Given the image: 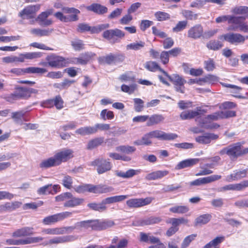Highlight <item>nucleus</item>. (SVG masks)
<instances>
[{"instance_id": "obj_54", "label": "nucleus", "mask_w": 248, "mask_h": 248, "mask_svg": "<svg viewBox=\"0 0 248 248\" xmlns=\"http://www.w3.org/2000/svg\"><path fill=\"white\" fill-rule=\"evenodd\" d=\"M187 25V21L186 20L179 21L176 26L172 28V31L179 32L185 30Z\"/></svg>"}, {"instance_id": "obj_9", "label": "nucleus", "mask_w": 248, "mask_h": 248, "mask_svg": "<svg viewBox=\"0 0 248 248\" xmlns=\"http://www.w3.org/2000/svg\"><path fill=\"white\" fill-rule=\"evenodd\" d=\"M221 178V175H213L206 177L197 179L193 181L189 182L188 185L190 186H200L219 180Z\"/></svg>"}, {"instance_id": "obj_60", "label": "nucleus", "mask_w": 248, "mask_h": 248, "mask_svg": "<svg viewBox=\"0 0 248 248\" xmlns=\"http://www.w3.org/2000/svg\"><path fill=\"white\" fill-rule=\"evenodd\" d=\"M232 13L237 15H242L248 13V7L238 6L235 7L232 10Z\"/></svg>"}, {"instance_id": "obj_5", "label": "nucleus", "mask_w": 248, "mask_h": 248, "mask_svg": "<svg viewBox=\"0 0 248 248\" xmlns=\"http://www.w3.org/2000/svg\"><path fill=\"white\" fill-rule=\"evenodd\" d=\"M91 165L96 166V170L101 174L110 170L112 168L111 163L108 160L102 158H97L91 162Z\"/></svg>"}, {"instance_id": "obj_46", "label": "nucleus", "mask_w": 248, "mask_h": 248, "mask_svg": "<svg viewBox=\"0 0 248 248\" xmlns=\"http://www.w3.org/2000/svg\"><path fill=\"white\" fill-rule=\"evenodd\" d=\"M242 190V186L241 183L236 184H230L220 187L218 189V191L222 192L226 190Z\"/></svg>"}, {"instance_id": "obj_53", "label": "nucleus", "mask_w": 248, "mask_h": 248, "mask_svg": "<svg viewBox=\"0 0 248 248\" xmlns=\"http://www.w3.org/2000/svg\"><path fill=\"white\" fill-rule=\"evenodd\" d=\"M145 67L150 71H155L156 70H159L160 71L162 72V70H163L161 69L157 63L155 62H148L145 63Z\"/></svg>"}, {"instance_id": "obj_27", "label": "nucleus", "mask_w": 248, "mask_h": 248, "mask_svg": "<svg viewBox=\"0 0 248 248\" xmlns=\"http://www.w3.org/2000/svg\"><path fill=\"white\" fill-rule=\"evenodd\" d=\"M218 136L213 133H209L204 136H198L196 138L197 142L202 144H208L211 140L218 139Z\"/></svg>"}, {"instance_id": "obj_19", "label": "nucleus", "mask_w": 248, "mask_h": 248, "mask_svg": "<svg viewBox=\"0 0 248 248\" xmlns=\"http://www.w3.org/2000/svg\"><path fill=\"white\" fill-rule=\"evenodd\" d=\"M21 205L22 202L18 201L6 202L0 205V213L11 212L19 208Z\"/></svg>"}, {"instance_id": "obj_49", "label": "nucleus", "mask_w": 248, "mask_h": 248, "mask_svg": "<svg viewBox=\"0 0 248 248\" xmlns=\"http://www.w3.org/2000/svg\"><path fill=\"white\" fill-rule=\"evenodd\" d=\"M195 121L201 127L205 129L209 128V124L208 122H210V121L207 119V116L204 118H202L201 116L199 115L195 119Z\"/></svg>"}, {"instance_id": "obj_29", "label": "nucleus", "mask_w": 248, "mask_h": 248, "mask_svg": "<svg viewBox=\"0 0 248 248\" xmlns=\"http://www.w3.org/2000/svg\"><path fill=\"white\" fill-rule=\"evenodd\" d=\"M58 165H59L55 155L53 157L43 160L39 164L40 167L42 169H47Z\"/></svg>"}, {"instance_id": "obj_24", "label": "nucleus", "mask_w": 248, "mask_h": 248, "mask_svg": "<svg viewBox=\"0 0 248 248\" xmlns=\"http://www.w3.org/2000/svg\"><path fill=\"white\" fill-rule=\"evenodd\" d=\"M25 113L26 112L24 110L13 112L12 113L11 117L16 124L22 125L24 121H27L25 116Z\"/></svg>"}, {"instance_id": "obj_37", "label": "nucleus", "mask_w": 248, "mask_h": 248, "mask_svg": "<svg viewBox=\"0 0 248 248\" xmlns=\"http://www.w3.org/2000/svg\"><path fill=\"white\" fill-rule=\"evenodd\" d=\"M169 211L174 214H184L188 212L189 208L186 205H176L170 208Z\"/></svg>"}, {"instance_id": "obj_10", "label": "nucleus", "mask_w": 248, "mask_h": 248, "mask_svg": "<svg viewBox=\"0 0 248 248\" xmlns=\"http://www.w3.org/2000/svg\"><path fill=\"white\" fill-rule=\"evenodd\" d=\"M187 37L194 40L200 39L203 35V28L201 24H196L187 31Z\"/></svg>"}, {"instance_id": "obj_28", "label": "nucleus", "mask_w": 248, "mask_h": 248, "mask_svg": "<svg viewBox=\"0 0 248 248\" xmlns=\"http://www.w3.org/2000/svg\"><path fill=\"white\" fill-rule=\"evenodd\" d=\"M69 199H67L63 204L65 207H74L79 205L82 203L84 200L82 198H78L74 197L71 194V196Z\"/></svg>"}, {"instance_id": "obj_30", "label": "nucleus", "mask_w": 248, "mask_h": 248, "mask_svg": "<svg viewBox=\"0 0 248 248\" xmlns=\"http://www.w3.org/2000/svg\"><path fill=\"white\" fill-rule=\"evenodd\" d=\"M27 88L23 87H18L16 88L14 93L12 94V96L14 99H18L23 98H28Z\"/></svg>"}, {"instance_id": "obj_31", "label": "nucleus", "mask_w": 248, "mask_h": 248, "mask_svg": "<svg viewBox=\"0 0 248 248\" xmlns=\"http://www.w3.org/2000/svg\"><path fill=\"white\" fill-rule=\"evenodd\" d=\"M212 218V216L210 214L202 215L197 217L195 220V226H202L208 223Z\"/></svg>"}, {"instance_id": "obj_8", "label": "nucleus", "mask_w": 248, "mask_h": 248, "mask_svg": "<svg viewBox=\"0 0 248 248\" xmlns=\"http://www.w3.org/2000/svg\"><path fill=\"white\" fill-rule=\"evenodd\" d=\"M152 201L153 199L151 197L131 199L126 201V205L129 208H139L149 204Z\"/></svg>"}, {"instance_id": "obj_12", "label": "nucleus", "mask_w": 248, "mask_h": 248, "mask_svg": "<svg viewBox=\"0 0 248 248\" xmlns=\"http://www.w3.org/2000/svg\"><path fill=\"white\" fill-rule=\"evenodd\" d=\"M246 18L244 16H236L230 15L229 24H232L233 25L230 26V30L236 31L238 29L241 31V25H244V21Z\"/></svg>"}, {"instance_id": "obj_21", "label": "nucleus", "mask_w": 248, "mask_h": 248, "mask_svg": "<svg viewBox=\"0 0 248 248\" xmlns=\"http://www.w3.org/2000/svg\"><path fill=\"white\" fill-rule=\"evenodd\" d=\"M199 159L189 158L184 160L178 163L175 166V170H181L184 168L191 167L198 163Z\"/></svg>"}, {"instance_id": "obj_62", "label": "nucleus", "mask_w": 248, "mask_h": 248, "mask_svg": "<svg viewBox=\"0 0 248 248\" xmlns=\"http://www.w3.org/2000/svg\"><path fill=\"white\" fill-rule=\"evenodd\" d=\"M42 53L40 52H27L24 53V56L26 59H34L40 58L42 56Z\"/></svg>"}, {"instance_id": "obj_55", "label": "nucleus", "mask_w": 248, "mask_h": 248, "mask_svg": "<svg viewBox=\"0 0 248 248\" xmlns=\"http://www.w3.org/2000/svg\"><path fill=\"white\" fill-rule=\"evenodd\" d=\"M222 44L218 41L212 40L210 41L207 44V47L214 50H217L222 47Z\"/></svg>"}, {"instance_id": "obj_48", "label": "nucleus", "mask_w": 248, "mask_h": 248, "mask_svg": "<svg viewBox=\"0 0 248 248\" xmlns=\"http://www.w3.org/2000/svg\"><path fill=\"white\" fill-rule=\"evenodd\" d=\"M145 46V43L142 41L136 42L128 44L126 46L127 50H133L135 51L139 50L143 48Z\"/></svg>"}, {"instance_id": "obj_25", "label": "nucleus", "mask_w": 248, "mask_h": 248, "mask_svg": "<svg viewBox=\"0 0 248 248\" xmlns=\"http://www.w3.org/2000/svg\"><path fill=\"white\" fill-rule=\"evenodd\" d=\"M163 74L167 77L175 86L184 85L186 80L177 74L170 76L166 71L162 70Z\"/></svg>"}, {"instance_id": "obj_15", "label": "nucleus", "mask_w": 248, "mask_h": 248, "mask_svg": "<svg viewBox=\"0 0 248 248\" xmlns=\"http://www.w3.org/2000/svg\"><path fill=\"white\" fill-rule=\"evenodd\" d=\"M96 219L87 220L77 222L75 226H72L74 228L73 230L75 229H89L92 230H96Z\"/></svg>"}, {"instance_id": "obj_58", "label": "nucleus", "mask_w": 248, "mask_h": 248, "mask_svg": "<svg viewBox=\"0 0 248 248\" xmlns=\"http://www.w3.org/2000/svg\"><path fill=\"white\" fill-rule=\"evenodd\" d=\"M155 16L158 21H164L170 18V15L166 12L158 11L155 13Z\"/></svg>"}, {"instance_id": "obj_50", "label": "nucleus", "mask_w": 248, "mask_h": 248, "mask_svg": "<svg viewBox=\"0 0 248 248\" xmlns=\"http://www.w3.org/2000/svg\"><path fill=\"white\" fill-rule=\"evenodd\" d=\"M181 14L188 20H195L198 18V14H195L190 10H183L182 11Z\"/></svg>"}, {"instance_id": "obj_52", "label": "nucleus", "mask_w": 248, "mask_h": 248, "mask_svg": "<svg viewBox=\"0 0 248 248\" xmlns=\"http://www.w3.org/2000/svg\"><path fill=\"white\" fill-rule=\"evenodd\" d=\"M114 115L112 111L104 109L101 111L100 118L104 121L107 119L111 120L114 118Z\"/></svg>"}, {"instance_id": "obj_51", "label": "nucleus", "mask_w": 248, "mask_h": 248, "mask_svg": "<svg viewBox=\"0 0 248 248\" xmlns=\"http://www.w3.org/2000/svg\"><path fill=\"white\" fill-rule=\"evenodd\" d=\"M52 185L48 184L40 187L37 191V194L41 195H47L52 193Z\"/></svg>"}, {"instance_id": "obj_56", "label": "nucleus", "mask_w": 248, "mask_h": 248, "mask_svg": "<svg viewBox=\"0 0 248 248\" xmlns=\"http://www.w3.org/2000/svg\"><path fill=\"white\" fill-rule=\"evenodd\" d=\"M137 85L136 84H132L130 86L123 84L121 86V90L123 92L127 93L129 94L133 93L137 89Z\"/></svg>"}, {"instance_id": "obj_4", "label": "nucleus", "mask_w": 248, "mask_h": 248, "mask_svg": "<svg viewBox=\"0 0 248 248\" xmlns=\"http://www.w3.org/2000/svg\"><path fill=\"white\" fill-rule=\"evenodd\" d=\"M72 213L64 212L45 217L42 220V223L46 225H49L57 222L63 220L70 217Z\"/></svg>"}, {"instance_id": "obj_7", "label": "nucleus", "mask_w": 248, "mask_h": 248, "mask_svg": "<svg viewBox=\"0 0 248 248\" xmlns=\"http://www.w3.org/2000/svg\"><path fill=\"white\" fill-rule=\"evenodd\" d=\"M40 4L29 5L19 12L18 16L22 19H31L35 17L36 13L39 10Z\"/></svg>"}, {"instance_id": "obj_38", "label": "nucleus", "mask_w": 248, "mask_h": 248, "mask_svg": "<svg viewBox=\"0 0 248 248\" xmlns=\"http://www.w3.org/2000/svg\"><path fill=\"white\" fill-rule=\"evenodd\" d=\"M70 241V236H62L55 237L50 240L46 243V245H52L64 243Z\"/></svg>"}, {"instance_id": "obj_59", "label": "nucleus", "mask_w": 248, "mask_h": 248, "mask_svg": "<svg viewBox=\"0 0 248 248\" xmlns=\"http://www.w3.org/2000/svg\"><path fill=\"white\" fill-rule=\"evenodd\" d=\"M178 136L176 134L172 133H166L164 131H162L161 140H172L176 139L178 138Z\"/></svg>"}, {"instance_id": "obj_47", "label": "nucleus", "mask_w": 248, "mask_h": 248, "mask_svg": "<svg viewBox=\"0 0 248 248\" xmlns=\"http://www.w3.org/2000/svg\"><path fill=\"white\" fill-rule=\"evenodd\" d=\"M52 31V29H32L31 30V33L38 36H48Z\"/></svg>"}, {"instance_id": "obj_41", "label": "nucleus", "mask_w": 248, "mask_h": 248, "mask_svg": "<svg viewBox=\"0 0 248 248\" xmlns=\"http://www.w3.org/2000/svg\"><path fill=\"white\" fill-rule=\"evenodd\" d=\"M152 144L151 139L148 134H145L141 139L137 140L134 141V144L137 146L140 145H150Z\"/></svg>"}, {"instance_id": "obj_6", "label": "nucleus", "mask_w": 248, "mask_h": 248, "mask_svg": "<svg viewBox=\"0 0 248 248\" xmlns=\"http://www.w3.org/2000/svg\"><path fill=\"white\" fill-rule=\"evenodd\" d=\"M10 72L17 76L23 75L25 73L42 75L46 73L47 72V70L43 68L29 67L26 68H13L11 70Z\"/></svg>"}, {"instance_id": "obj_35", "label": "nucleus", "mask_w": 248, "mask_h": 248, "mask_svg": "<svg viewBox=\"0 0 248 248\" xmlns=\"http://www.w3.org/2000/svg\"><path fill=\"white\" fill-rule=\"evenodd\" d=\"M93 185L92 184H83L74 187L76 192L78 193H84L86 192L93 193Z\"/></svg>"}, {"instance_id": "obj_26", "label": "nucleus", "mask_w": 248, "mask_h": 248, "mask_svg": "<svg viewBox=\"0 0 248 248\" xmlns=\"http://www.w3.org/2000/svg\"><path fill=\"white\" fill-rule=\"evenodd\" d=\"M93 193L103 194L112 192L114 188L104 185H93Z\"/></svg>"}, {"instance_id": "obj_36", "label": "nucleus", "mask_w": 248, "mask_h": 248, "mask_svg": "<svg viewBox=\"0 0 248 248\" xmlns=\"http://www.w3.org/2000/svg\"><path fill=\"white\" fill-rule=\"evenodd\" d=\"M96 230L100 231L107 229L112 227L114 224V222L111 220H107L101 221L98 219H96Z\"/></svg>"}, {"instance_id": "obj_43", "label": "nucleus", "mask_w": 248, "mask_h": 248, "mask_svg": "<svg viewBox=\"0 0 248 248\" xmlns=\"http://www.w3.org/2000/svg\"><path fill=\"white\" fill-rule=\"evenodd\" d=\"M218 81V78L215 76L213 75H208L204 78H200L198 80H197V84L202 85V82L214 83Z\"/></svg>"}, {"instance_id": "obj_33", "label": "nucleus", "mask_w": 248, "mask_h": 248, "mask_svg": "<svg viewBox=\"0 0 248 248\" xmlns=\"http://www.w3.org/2000/svg\"><path fill=\"white\" fill-rule=\"evenodd\" d=\"M165 119L164 117L161 114H154L150 117L149 116L148 121L147 123V125L148 126L157 124Z\"/></svg>"}, {"instance_id": "obj_20", "label": "nucleus", "mask_w": 248, "mask_h": 248, "mask_svg": "<svg viewBox=\"0 0 248 248\" xmlns=\"http://www.w3.org/2000/svg\"><path fill=\"white\" fill-rule=\"evenodd\" d=\"M88 11L98 15H104L108 12V8L99 3H93L86 7Z\"/></svg>"}, {"instance_id": "obj_44", "label": "nucleus", "mask_w": 248, "mask_h": 248, "mask_svg": "<svg viewBox=\"0 0 248 248\" xmlns=\"http://www.w3.org/2000/svg\"><path fill=\"white\" fill-rule=\"evenodd\" d=\"M98 62L101 64H114V54L110 53L106 56L100 57L98 58Z\"/></svg>"}, {"instance_id": "obj_39", "label": "nucleus", "mask_w": 248, "mask_h": 248, "mask_svg": "<svg viewBox=\"0 0 248 248\" xmlns=\"http://www.w3.org/2000/svg\"><path fill=\"white\" fill-rule=\"evenodd\" d=\"M200 115V112L196 110H187L182 112L180 116L182 120L191 119L194 118H196Z\"/></svg>"}, {"instance_id": "obj_61", "label": "nucleus", "mask_w": 248, "mask_h": 248, "mask_svg": "<svg viewBox=\"0 0 248 248\" xmlns=\"http://www.w3.org/2000/svg\"><path fill=\"white\" fill-rule=\"evenodd\" d=\"M134 108L136 111L140 112L143 108L144 102L140 98H134Z\"/></svg>"}, {"instance_id": "obj_32", "label": "nucleus", "mask_w": 248, "mask_h": 248, "mask_svg": "<svg viewBox=\"0 0 248 248\" xmlns=\"http://www.w3.org/2000/svg\"><path fill=\"white\" fill-rule=\"evenodd\" d=\"M138 172H139V171L138 170L129 169L126 172H124L121 170H116L115 171V174L118 177L124 179H128L136 175Z\"/></svg>"}, {"instance_id": "obj_22", "label": "nucleus", "mask_w": 248, "mask_h": 248, "mask_svg": "<svg viewBox=\"0 0 248 248\" xmlns=\"http://www.w3.org/2000/svg\"><path fill=\"white\" fill-rule=\"evenodd\" d=\"M169 174L168 170H156L147 174L145 177L148 181L155 180L160 179L166 176Z\"/></svg>"}, {"instance_id": "obj_64", "label": "nucleus", "mask_w": 248, "mask_h": 248, "mask_svg": "<svg viewBox=\"0 0 248 248\" xmlns=\"http://www.w3.org/2000/svg\"><path fill=\"white\" fill-rule=\"evenodd\" d=\"M196 237V234H191L186 236L184 240L182 245L181 248H187L191 242Z\"/></svg>"}, {"instance_id": "obj_11", "label": "nucleus", "mask_w": 248, "mask_h": 248, "mask_svg": "<svg viewBox=\"0 0 248 248\" xmlns=\"http://www.w3.org/2000/svg\"><path fill=\"white\" fill-rule=\"evenodd\" d=\"M74 228L72 226L64 227L60 228L44 229L42 232L46 234L49 235H62L65 233L67 231H72Z\"/></svg>"}, {"instance_id": "obj_34", "label": "nucleus", "mask_w": 248, "mask_h": 248, "mask_svg": "<svg viewBox=\"0 0 248 248\" xmlns=\"http://www.w3.org/2000/svg\"><path fill=\"white\" fill-rule=\"evenodd\" d=\"M75 133L81 136L91 135L96 133L94 126H85L77 129Z\"/></svg>"}, {"instance_id": "obj_42", "label": "nucleus", "mask_w": 248, "mask_h": 248, "mask_svg": "<svg viewBox=\"0 0 248 248\" xmlns=\"http://www.w3.org/2000/svg\"><path fill=\"white\" fill-rule=\"evenodd\" d=\"M116 150L125 154H131L136 151V148L129 145H121L117 147Z\"/></svg>"}, {"instance_id": "obj_13", "label": "nucleus", "mask_w": 248, "mask_h": 248, "mask_svg": "<svg viewBox=\"0 0 248 248\" xmlns=\"http://www.w3.org/2000/svg\"><path fill=\"white\" fill-rule=\"evenodd\" d=\"M73 151L71 149H63L56 154L54 155L59 164L65 162L73 157Z\"/></svg>"}, {"instance_id": "obj_23", "label": "nucleus", "mask_w": 248, "mask_h": 248, "mask_svg": "<svg viewBox=\"0 0 248 248\" xmlns=\"http://www.w3.org/2000/svg\"><path fill=\"white\" fill-rule=\"evenodd\" d=\"M247 171L246 170H235L233 173L226 177V181L227 182H232L241 179L246 177Z\"/></svg>"}, {"instance_id": "obj_2", "label": "nucleus", "mask_w": 248, "mask_h": 248, "mask_svg": "<svg viewBox=\"0 0 248 248\" xmlns=\"http://www.w3.org/2000/svg\"><path fill=\"white\" fill-rule=\"evenodd\" d=\"M219 38L231 44L238 45L243 44L248 39V36H244L238 33L229 32L220 36Z\"/></svg>"}, {"instance_id": "obj_3", "label": "nucleus", "mask_w": 248, "mask_h": 248, "mask_svg": "<svg viewBox=\"0 0 248 248\" xmlns=\"http://www.w3.org/2000/svg\"><path fill=\"white\" fill-rule=\"evenodd\" d=\"M47 61L49 66L58 68L66 66L67 64L70 63V61L68 59L54 54L48 56Z\"/></svg>"}, {"instance_id": "obj_45", "label": "nucleus", "mask_w": 248, "mask_h": 248, "mask_svg": "<svg viewBox=\"0 0 248 248\" xmlns=\"http://www.w3.org/2000/svg\"><path fill=\"white\" fill-rule=\"evenodd\" d=\"M104 138L99 137L90 140L87 145V149L92 150L96 148L101 145L104 142Z\"/></svg>"}, {"instance_id": "obj_17", "label": "nucleus", "mask_w": 248, "mask_h": 248, "mask_svg": "<svg viewBox=\"0 0 248 248\" xmlns=\"http://www.w3.org/2000/svg\"><path fill=\"white\" fill-rule=\"evenodd\" d=\"M53 10L50 9L47 11L42 12L38 15L36 20L39 22L40 25L42 26H47L51 25L52 21L50 19H47V17L51 15Z\"/></svg>"}, {"instance_id": "obj_63", "label": "nucleus", "mask_w": 248, "mask_h": 248, "mask_svg": "<svg viewBox=\"0 0 248 248\" xmlns=\"http://www.w3.org/2000/svg\"><path fill=\"white\" fill-rule=\"evenodd\" d=\"M43 202L42 201H39L37 202H31L25 204L23 208L24 210L28 209H36L37 207L43 205Z\"/></svg>"}, {"instance_id": "obj_16", "label": "nucleus", "mask_w": 248, "mask_h": 248, "mask_svg": "<svg viewBox=\"0 0 248 248\" xmlns=\"http://www.w3.org/2000/svg\"><path fill=\"white\" fill-rule=\"evenodd\" d=\"M63 13L65 14H71L72 15L66 16L65 22L76 21L78 20V15L80 13V11L75 8L63 7L62 9Z\"/></svg>"}, {"instance_id": "obj_1", "label": "nucleus", "mask_w": 248, "mask_h": 248, "mask_svg": "<svg viewBox=\"0 0 248 248\" xmlns=\"http://www.w3.org/2000/svg\"><path fill=\"white\" fill-rule=\"evenodd\" d=\"M221 155H227L231 160L237 158L242 155L241 143L236 142L223 148L219 152Z\"/></svg>"}, {"instance_id": "obj_14", "label": "nucleus", "mask_w": 248, "mask_h": 248, "mask_svg": "<svg viewBox=\"0 0 248 248\" xmlns=\"http://www.w3.org/2000/svg\"><path fill=\"white\" fill-rule=\"evenodd\" d=\"M162 220L160 217H151L143 220H136L132 222L133 226H143L158 223Z\"/></svg>"}, {"instance_id": "obj_18", "label": "nucleus", "mask_w": 248, "mask_h": 248, "mask_svg": "<svg viewBox=\"0 0 248 248\" xmlns=\"http://www.w3.org/2000/svg\"><path fill=\"white\" fill-rule=\"evenodd\" d=\"M33 234V228L32 227H24L16 230L12 233V236L15 238H18L28 236Z\"/></svg>"}, {"instance_id": "obj_40", "label": "nucleus", "mask_w": 248, "mask_h": 248, "mask_svg": "<svg viewBox=\"0 0 248 248\" xmlns=\"http://www.w3.org/2000/svg\"><path fill=\"white\" fill-rule=\"evenodd\" d=\"M87 207L91 210L98 212H103L107 209V206L106 205H104L102 201L100 203H89L87 204Z\"/></svg>"}, {"instance_id": "obj_57", "label": "nucleus", "mask_w": 248, "mask_h": 248, "mask_svg": "<svg viewBox=\"0 0 248 248\" xmlns=\"http://www.w3.org/2000/svg\"><path fill=\"white\" fill-rule=\"evenodd\" d=\"M93 27L90 26L86 23H79L78 25L77 31L78 32L90 31L91 33H93Z\"/></svg>"}]
</instances>
